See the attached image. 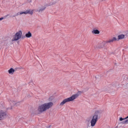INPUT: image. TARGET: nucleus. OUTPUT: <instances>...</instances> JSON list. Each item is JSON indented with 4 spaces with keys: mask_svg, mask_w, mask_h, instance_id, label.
Masks as SVG:
<instances>
[{
    "mask_svg": "<svg viewBox=\"0 0 128 128\" xmlns=\"http://www.w3.org/2000/svg\"><path fill=\"white\" fill-rule=\"evenodd\" d=\"M52 106H54V103L52 102L45 103L39 106L38 110H34V112H32V113L34 114H40L44 112L50 110Z\"/></svg>",
    "mask_w": 128,
    "mask_h": 128,
    "instance_id": "1",
    "label": "nucleus"
},
{
    "mask_svg": "<svg viewBox=\"0 0 128 128\" xmlns=\"http://www.w3.org/2000/svg\"><path fill=\"white\" fill-rule=\"evenodd\" d=\"M102 112L100 110L96 111L94 115L92 116H90L88 118V122H90L91 126H94L98 118H100V114ZM91 120V121H90Z\"/></svg>",
    "mask_w": 128,
    "mask_h": 128,
    "instance_id": "2",
    "label": "nucleus"
},
{
    "mask_svg": "<svg viewBox=\"0 0 128 128\" xmlns=\"http://www.w3.org/2000/svg\"><path fill=\"white\" fill-rule=\"evenodd\" d=\"M80 94H82V92L78 91L76 94L72 96L71 97L64 99L62 102L60 103V106H64V104H66V102H72V100L78 98Z\"/></svg>",
    "mask_w": 128,
    "mask_h": 128,
    "instance_id": "3",
    "label": "nucleus"
},
{
    "mask_svg": "<svg viewBox=\"0 0 128 128\" xmlns=\"http://www.w3.org/2000/svg\"><path fill=\"white\" fill-rule=\"evenodd\" d=\"M116 38L113 37L111 39H109L108 40L103 42L101 44V46H100V48H106V46H108V44H112V42H116Z\"/></svg>",
    "mask_w": 128,
    "mask_h": 128,
    "instance_id": "4",
    "label": "nucleus"
},
{
    "mask_svg": "<svg viewBox=\"0 0 128 128\" xmlns=\"http://www.w3.org/2000/svg\"><path fill=\"white\" fill-rule=\"evenodd\" d=\"M22 30H19L13 36L12 42H16V40H20V38H24V36L22 37Z\"/></svg>",
    "mask_w": 128,
    "mask_h": 128,
    "instance_id": "5",
    "label": "nucleus"
},
{
    "mask_svg": "<svg viewBox=\"0 0 128 128\" xmlns=\"http://www.w3.org/2000/svg\"><path fill=\"white\" fill-rule=\"evenodd\" d=\"M30 14L32 15L34 14V12L32 11H30V10H27L25 12H18L16 15H14L12 16L14 18H15V16H20V14Z\"/></svg>",
    "mask_w": 128,
    "mask_h": 128,
    "instance_id": "6",
    "label": "nucleus"
},
{
    "mask_svg": "<svg viewBox=\"0 0 128 128\" xmlns=\"http://www.w3.org/2000/svg\"><path fill=\"white\" fill-rule=\"evenodd\" d=\"M8 116V113L6 112H4L3 110L0 111V120H4V118H6Z\"/></svg>",
    "mask_w": 128,
    "mask_h": 128,
    "instance_id": "7",
    "label": "nucleus"
},
{
    "mask_svg": "<svg viewBox=\"0 0 128 128\" xmlns=\"http://www.w3.org/2000/svg\"><path fill=\"white\" fill-rule=\"evenodd\" d=\"M10 104H12V106H18L20 104V102H16V101L12 100H10Z\"/></svg>",
    "mask_w": 128,
    "mask_h": 128,
    "instance_id": "8",
    "label": "nucleus"
},
{
    "mask_svg": "<svg viewBox=\"0 0 128 128\" xmlns=\"http://www.w3.org/2000/svg\"><path fill=\"white\" fill-rule=\"evenodd\" d=\"M46 8V6H44L40 8L39 9H38L36 12H44Z\"/></svg>",
    "mask_w": 128,
    "mask_h": 128,
    "instance_id": "9",
    "label": "nucleus"
},
{
    "mask_svg": "<svg viewBox=\"0 0 128 128\" xmlns=\"http://www.w3.org/2000/svg\"><path fill=\"white\" fill-rule=\"evenodd\" d=\"M124 34H120L118 36V38L116 39V40H122L124 38Z\"/></svg>",
    "mask_w": 128,
    "mask_h": 128,
    "instance_id": "10",
    "label": "nucleus"
},
{
    "mask_svg": "<svg viewBox=\"0 0 128 128\" xmlns=\"http://www.w3.org/2000/svg\"><path fill=\"white\" fill-rule=\"evenodd\" d=\"M16 71V70L12 68H10L8 70V74H14V72Z\"/></svg>",
    "mask_w": 128,
    "mask_h": 128,
    "instance_id": "11",
    "label": "nucleus"
},
{
    "mask_svg": "<svg viewBox=\"0 0 128 128\" xmlns=\"http://www.w3.org/2000/svg\"><path fill=\"white\" fill-rule=\"evenodd\" d=\"M92 34H100V30H94L92 31Z\"/></svg>",
    "mask_w": 128,
    "mask_h": 128,
    "instance_id": "12",
    "label": "nucleus"
},
{
    "mask_svg": "<svg viewBox=\"0 0 128 128\" xmlns=\"http://www.w3.org/2000/svg\"><path fill=\"white\" fill-rule=\"evenodd\" d=\"M26 38H32V33L30 32H28L27 34H26Z\"/></svg>",
    "mask_w": 128,
    "mask_h": 128,
    "instance_id": "13",
    "label": "nucleus"
},
{
    "mask_svg": "<svg viewBox=\"0 0 128 128\" xmlns=\"http://www.w3.org/2000/svg\"><path fill=\"white\" fill-rule=\"evenodd\" d=\"M54 4H56V2H50L48 4L45 5V6L46 8V6H52Z\"/></svg>",
    "mask_w": 128,
    "mask_h": 128,
    "instance_id": "14",
    "label": "nucleus"
},
{
    "mask_svg": "<svg viewBox=\"0 0 128 128\" xmlns=\"http://www.w3.org/2000/svg\"><path fill=\"white\" fill-rule=\"evenodd\" d=\"M122 124H128V119L126 120H124V121H122Z\"/></svg>",
    "mask_w": 128,
    "mask_h": 128,
    "instance_id": "15",
    "label": "nucleus"
},
{
    "mask_svg": "<svg viewBox=\"0 0 128 128\" xmlns=\"http://www.w3.org/2000/svg\"><path fill=\"white\" fill-rule=\"evenodd\" d=\"M8 16H10V14H7V15H6V16H4V17L0 18V20H4V18H8Z\"/></svg>",
    "mask_w": 128,
    "mask_h": 128,
    "instance_id": "16",
    "label": "nucleus"
},
{
    "mask_svg": "<svg viewBox=\"0 0 128 128\" xmlns=\"http://www.w3.org/2000/svg\"><path fill=\"white\" fill-rule=\"evenodd\" d=\"M126 120V118H122V117L120 118V122H122V120Z\"/></svg>",
    "mask_w": 128,
    "mask_h": 128,
    "instance_id": "17",
    "label": "nucleus"
},
{
    "mask_svg": "<svg viewBox=\"0 0 128 128\" xmlns=\"http://www.w3.org/2000/svg\"><path fill=\"white\" fill-rule=\"evenodd\" d=\"M128 118V116L126 118H125V120H126Z\"/></svg>",
    "mask_w": 128,
    "mask_h": 128,
    "instance_id": "18",
    "label": "nucleus"
},
{
    "mask_svg": "<svg viewBox=\"0 0 128 128\" xmlns=\"http://www.w3.org/2000/svg\"><path fill=\"white\" fill-rule=\"evenodd\" d=\"M52 98V97H50V98Z\"/></svg>",
    "mask_w": 128,
    "mask_h": 128,
    "instance_id": "19",
    "label": "nucleus"
},
{
    "mask_svg": "<svg viewBox=\"0 0 128 128\" xmlns=\"http://www.w3.org/2000/svg\"><path fill=\"white\" fill-rule=\"evenodd\" d=\"M9 18H12V16H10Z\"/></svg>",
    "mask_w": 128,
    "mask_h": 128,
    "instance_id": "20",
    "label": "nucleus"
},
{
    "mask_svg": "<svg viewBox=\"0 0 128 128\" xmlns=\"http://www.w3.org/2000/svg\"><path fill=\"white\" fill-rule=\"evenodd\" d=\"M0 94H2V93L0 92Z\"/></svg>",
    "mask_w": 128,
    "mask_h": 128,
    "instance_id": "21",
    "label": "nucleus"
}]
</instances>
